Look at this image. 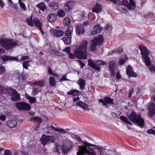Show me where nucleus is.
Segmentation results:
<instances>
[{
	"label": "nucleus",
	"mask_w": 155,
	"mask_h": 155,
	"mask_svg": "<svg viewBox=\"0 0 155 155\" xmlns=\"http://www.w3.org/2000/svg\"><path fill=\"white\" fill-rule=\"evenodd\" d=\"M88 42L86 40H83L80 45L76 46L74 50V54L71 53L68 54L70 59H73L76 57L81 59H87V48Z\"/></svg>",
	"instance_id": "f257e3e1"
},
{
	"label": "nucleus",
	"mask_w": 155,
	"mask_h": 155,
	"mask_svg": "<svg viewBox=\"0 0 155 155\" xmlns=\"http://www.w3.org/2000/svg\"><path fill=\"white\" fill-rule=\"evenodd\" d=\"M127 116L132 121L137 123L139 125L143 126L144 125L143 120L141 118V116L138 114L132 111L130 114H127Z\"/></svg>",
	"instance_id": "f03ea898"
},
{
	"label": "nucleus",
	"mask_w": 155,
	"mask_h": 155,
	"mask_svg": "<svg viewBox=\"0 0 155 155\" xmlns=\"http://www.w3.org/2000/svg\"><path fill=\"white\" fill-rule=\"evenodd\" d=\"M21 44L20 43L13 42L12 40L10 39H0V45L6 50L12 48L20 45Z\"/></svg>",
	"instance_id": "7ed1b4c3"
},
{
	"label": "nucleus",
	"mask_w": 155,
	"mask_h": 155,
	"mask_svg": "<svg viewBox=\"0 0 155 155\" xmlns=\"http://www.w3.org/2000/svg\"><path fill=\"white\" fill-rule=\"evenodd\" d=\"M139 48L141 51V54L142 55L143 61L148 66L151 65V62L149 58L148 54L149 52L146 47L143 45L139 46Z\"/></svg>",
	"instance_id": "20e7f679"
},
{
	"label": "nucleus",
	"mask_w": 155,
	"mask_h": 155,
	"mask_svg": "<svg viewBox=\"0 0 155 155\" xmlns=\"http://www.w3.org/2000/svg\"><path fill=\"white\" fill-rule=\"evenodd\" d=\"M77 155H96L93 149L85 146H79L78 149Z\"/></svg>",
	"instance_id": "39448f33"
},
{
	"label": "nucleus",
	"mask_w": 155,
	"mask_h": 155,
	"mask_svg": "<svg viewBox=\"0 0 155 155\" xmlns=\"http://www.w3.org/2000/svg\"><path fill=\"white\" fill-rule=\"evenodd\" d=\"M104 41L103 37L102 35H99L94 38V40H92L91 43L90 45V49L91 51L95 50L97 45H101Z\"/></svg>",
	"instance_id": "423d86ee"
},
{
	"label": "nucleus",
	"mask_w": 155,
	"mask_h": 155,
	"mask_svg": "<svg viewBox=\"0 0 155 155\" xmlns=\"http://www.w3.org/2000/svg\"><path fill=\"white\" fill-rule=\"evenodd\" d=\"M89 65L92 68L97 71H100V67L97 65L95 63L99 65H104L106 64V63L101 60H94L93 61L92 60L89 59L88 61Z\"/></svg>",
	"instance_id": "0eeeda50"
},
{
	"label": "nucleus",
	"mask_w": 155,
	"mask_h": 155,
	"mask_svg": "<svg viewBox=\"0 0 155 155\" xmlns=\"http://www.w3.org/2000/svg\"><path fill=\"white\" fill-rule=\"evenodd\" d=\"M6 90L7 92L6 93H8V95L11 96V99L12 101H16L20 100V95L15 90L13 89L10 87H7Z\"/></svg>",
	"instance_id": "6e6552de"
},
{
	"label": "nucleus",
	"mask_w": 155,
	"mask_h": 155,
	"mask_svg": "<svg viewBox=\"0 0 155 155\" xmlns=\"http://www.w3.org/2000/svg\"><path fill=\"white\" fill-rule=\"evenodd\" d=\"M42 144L45 146L46 144H49L54 143V138L52 136H46L43 135L40 139Z\"/></svg>",
	"instance_id": "1a4fd4ad"
},
{
	"label": "nucleus",
	"mask_w": 155,
	"mask_h": 155,
	"mask_svg": "<svg viewBox=\"0 0 155 155\" xmlns=\"http://www.w3.org/2000/svg\"><path fill=\"white\" fill-rule=\"evenodd\" d=\"M63 152L64 154L67 153L72 147V143L67 140H64L63 142Z\"/></svg>",
	"instance_id": "9d476101"
},
{
	"label": "nucleus",
	"mask_w": 155,
	"mask_h": 155,
	"mask_svg": "<svg viewBox=\"0 0 155 155\" xmlns=\"http://www.w3.org/2000/svg\"><path fill=\"white\" fill-rule=\"evenodd\" d=\"M15 105L20 110H28L31 108L30 106L28 104L24 102H17Z\"/></svg>",
	"instance_id": "9b49d317"
},
{
	"label": "nucleus",
	"mask_w": 155,
	"mask_h": 155,
	"mask_svg": "<svg viewBox=\"0 0 155 155\" xmlns=\"http://www.w3.org/2000/svg\"><path fill=\"white\" fill-rule=\"evenodd\" d=\"M113 99L109 97H105L103 99H100L98 100L99 102L102 103V105L105 106L107 108L109 106L108 104L111 105L113 104Z\"/></svg>",
	"instance_id": "f8f14e48"
},
{
	"label": "nucleus",
	"mask_w": 155,
	"mask_h": 155,
	"mask_svg": "<svg viewBox=\"0 0 155 155\" xmlns=\"http://www.w3.org/2000/svg\"><path fill=\"white\" fill-rule=\"evenodd\" d=\"M147 109L149 111L148 113V115L150 117H153L155 114V104L152 103H151L148 106Z\"/></svg>",
	"instance_id": "ddd939ff"
},
{
	"label": "nucleus",
	"mask_w": 155,
	"mask_h": 155,
	"mask_svg": "<svg viewBox=\"0 0 155 155\" xmlns=\"http://www.w3.org/2000/svg\"><path fill=\"white\" fill-rule=\"evenodd\" d=\"M75 3L73 1H69L66 3L64 7L63 8L66 12L70 11L74 6Z\"/></svg>",
	"instance_id": "4468645a"
},
{
	"label": "nucleus",
	"mask_w": 155,
	"mask_h": 155,
	"mask_svg": "<svg viewBox=\"0 0 155 155\" xmlns=\"http://www.w3.org/2000/svg\"><path fill=\"white\" fill-rule=\"evenodd\" d=\"M126 73L129 78L131 77H136L137 76V73L134 72L132 68L130 66H129L127 67Z\"/></svg>",
	"instance_id": "2eb2a0df"
},
{
	"label": "nucleus",
	"mask_w": 155,
	"mask_h": 155,
	"mask_svg": "<svg viewBox=\"0 0 155 155\" xmlns=\"http://www.w3.org/2000/svg\"><path fill=\"white\" fill-rule=\"evenodd\" d=\"M115 62L114 61H110L109 62V68L111 73V75L114 76L115 75Z\"/></svg>",
	"instance_id": "dca6fc26"
},
{
	"label": "nucleus",
	"mask_w": 155,
	"mask_h": 155,
	"mask_svg": "<svg viewBox=\"0 0 155 155\" xmlns=\"http://www.w3.org/2000/svg\"><path fill=\"white\" fill-rule=\"evenodd\" d=\"M76 105L78 106H79L81 108H83L84 110L89 111L90 109L89 106L88 104L82 102L81 101L77 102L76 103Z\"/></svg>",
	"instance_id": "f3484780"
},
{
	"label": "nucleus",
	"mask_w": 155,
	"mask_h": 155,
	"mask_svg": "<svg viewBox=\"0 0 155 155\" xmlns=\"http://www.w3.org/2000/svg\"><path fill=\"white\" fill-rule=\"evenodd\" d=\"M36 7L38 9L39 12L40 13H41V11L44 12L47 11V6L44 3L42 2L36 5Z\"/></svg>",
	"instance_id": "a211bd4d"
},
{
	"label": "nucleus",
	"mask_w": 155,
	"mask_h": 155,
	"mask_svg": "<svg viewBox=\"0 0 155 155\" xmlns=\"http://www.w3.org/2000/svg\"><path fill=\"white\" fill-rule=\"evenodd\" d=\"M33 24H34L35 26L38 28V29L41 33L42 35H43L44 34V32L42 29L41 24L39 20L37 18L34 19L33 20Z\"/></svg>",
	"instance_id": "6ab92c4d"
},
{
	"label": "nucleus",
	"mask_w": 155,
	"mask_h": 155,
	"mask_svg": "<svg viewBox=\"0 0 155 155\" xmlns=\"http://www.w3.org/2000/svg\"><path fill=\"white\" fill-rule=\"evenodd\" d=\"M76 31L77 34L82 35L85 32L84 28L82 25H77L76 26Z\"/></svg>",
	"instance_id": "aec40b11"
},
{
	"label": "nucleus",
	"mask_w": 155,
	"mask_h": 155,
	"mask_svg": "<svg viewBox=\"0 0 155 155\" xmlns=\"http://www.w3.org/2000/svg\"><path fill=\"white\" fill-rule=\"evenodd\" d=\"M0 58L1 60H2L3 61H5L10 60V61H18V59L15 57H12L10 56H7L6 55H3Z\"/></svg>",
	"instance_id": "412c9836"
},
{
	"label": "nucleus",
	"mask_w": 155,
	"mask_h": 155,
	"mask_svg": "<svg viewBox=\"0 0 155 155\" xmlns=\"http://www.w3.org/2000/svg\"><path fill=\"white\" fill-rule=\"evenodd\" d=\"M102 6L100 5V4L97 3L92 8V11L93 12L98 13L100 12L102 10Z\"/></svg>",
	"instance_id": "4be33fe9"
},
{
	"label": "nucleus",
	"mask_w": 155,
	"mask_h": 155,
	"mask_svg": "<svg viewBox=\"0 0 155 155\" xmlns=\"http://www.w3.org/2000/svg\"><path fill=\"white\" fill-rule=\"evenodd\" d=\"M101 30V29L99 25H95L93 30L91 31V35H95L97 33H99Z\"/></svg>",
	"instance_id": "5701e85b"
},
{
	"label": "nucleus",
	"mask_w": 155,
	"mask_h": 155,
	"mask_svg": "<svg viewBox=\"0 0 155 155\" xmlns=\"http://www.w3.org/2000/svg\"><path fill=\"white\" fill-rule=\"evenodd\" d=\"M17 122L15 120L8 121L6 122V125L10 128L14 127L17 125Z\"/></svg>",
	"instance_id": "b1692460"
},
{
	"label": "nucleus",
	"mask_w": 155,
	"mask_h": 155,
	"mask_svg": "<svg viewBox=\"0 0 155 155\" xmlns=\"http://www.w3.org/2000/svg\"><path fill=\"white\" fill-rule=\"evenodd\" d=\"M77 83L79 86L81 90L84 89L86 84L85 80L84 79L80 78L78 81Z\"/></svg>",
	"instance_id": "393cba45"
},
{
	"label": "nucleus",
	"mask_w": 155,
	"mask_h": 155,
	"mask_svg": "<svg viewBox=\"0 0 155 155\" xmlns=\"http://www.w3.org/2000/svg\"><path fill=\"white\" fill-rule=\"evenodd\" d=\"M81 93V92L80 91L76 89L71 90L70 91L67 93V95H71L73 96H76L80 95Z\"/></svg>",
	"instance_id": "a878e982"
},
{
	"label": "nucleus",
	"mask_w": 155,
	"mask_h": 155,
	"mask_svg": "<svg viewBox=\"0 0 155 155\" xmlns=\"http://www.w3.org/2000/svg\"><path fill=\"white\" fill-rule=\"evenodd\" d=\"M49 6L53 10H57L59 8V4L56 2L54 1L51 2L49 3Z\"/></svg>",
	"instance_id": "bb28decb"
},
{
	"label": "nucleus",
	"mask_w": 155,
	"mask_h": 155,
	"mask_svg": "<svg viewBox=\"0 0 155 155\" xmlns=\"http://www.w3.org/2000/svg\"><path fill=\"white\" fill-rule=\"evenodd\" d=\"M30 120L38 122V124L37 126L36 127V129H37L39 127L40 124L42 122V119L38 117H32L30 118Z\"/></svg>",
	"instance_id": "cd10ccee"
},
{
	"label": "nucleus",
	"mask_w": 155,
	"mask_h": 155,
	"mask_svg": "<svg viewBox=\"0 0 155 155\" xmlns=\"http://www.w3.org/2000/svg\"><path fill=\"white\" fill-rule=\"evenodd\" d=\"M51 127L53 130L62 134H64L67 132V131L63 128L55 127L52 125L51 126Z\"/></svg>",
	"instance_id": "c85d7f7f"
},
{
	"label": "nucleus",
	"mask_w": 155,
	"mask_h": 155,
	"mask_svg": "<svg viewBox=\"0 0 155 155\" xmlns=\"http://www.w3.org/2000/svg\"><path fill=\"white\" fill-rule=\"evenodd\" d=\"M57 15L55 14H52L49 15L48 17V21L51 22L54 21L57 19Z\"/></svg>",
	"instance_id": "c756f323"
},
{
	"label": "nucleus",
	"mask_w": 155,
	"mask_h": 155,
	"mask_svg": "<svg viewBox=\"0 0 155 155\" xmlns=\"http://www.w3.org/2000/svg\"><path fill=\"white\" fill-rule=\"evenodd\" d=\"M53 32L54 35L57 37H61L64 34V32L60 30H54Z\"/></svg>",
	"instance_id": "7c9ffc66"
},
{
	"label": "nucleus",
	"mask_w": 155,
	"mask_h": 155,
	"mask_svg": "<svg viewBox=\"0 0 155 155\" xmlns=\"http://www.w3.org/2000/svg\"><path fill=\"white\" fill-rule=\"evenodd\" d=\"M127 60V56L124 55L122 56L119 59V61L118 62V64L120 65H122L124 64L126 62V61Z\"/></svg>",
	"instance_id": "2f4dec72"
},
{
	"label": "nucleus",
	"mask_w": 155,
	"mask_h": 155,
	"mask_svg": "<svg viewBox=\"0 0 155 155\" xmlns=\"http://www.w3.org/2000/svg\"><path fill=\"white\" fill-rule=\"evenodd\" d=\"M73 31V28L72 26H69L67 31L65 32V34L67 36H70L71 35Z\"/></svg>",
	"instance_id": "473e14b6"
},
{
	"label": "nucleus",
	"mask_w": 155,
	"mask_h": 155,
	"mask_svg": "<svg viewBox=\"0 0 155 155\" xmlns=\"http://www.w3.org/2000/svg\"><path fill=\"white\" fill-rule=\"evenodd\" d=\"M45 81L42 80L34 82L33 84L35 85H39L41 87H43L45 85Z\"/></svg>",
	"instance_id": "72a5a7b5"
},
{
	"label": "nucleus",
	"mask_w": 155,
	"mask_h": 155,
	"mask_svg": "<svg viewBox=\"0 0 155 155\" xmlns=\"http://www.w3.org/2000/svg\"><path fill=\"white\" fill-rule=\"evenodd\" d=\"M49 83L50 85L53 87L56 85V80L55 78L53 77H50L49 78Z\"/></svg>",
	"instance_id": "f704fd0d"
},
{
	"label": "nucleus",
	"mask_w": 155,
	"mask_h": 155,
	"mask_svg": "<svg viewBox=\"0 0 155 155\" xmlns=\"http://www.w3.org/2000/svg\"><path fill=\"white\" fill-rule=\"evenodd\" d=\"M62 40L65 44L66 45H69L71 43V37H64L62 38Z\"/></svg>",
	"instance_id": "c9c22d12"
},
{
	"label": "nucleus",
	"mask_w": 155,
	"mask_h": 155,
	"mask_svg": "<svg viewBox=\"0 0 155 155\" xmlns=\"http://www.w3.org/2000/svg\"><path fill=\"white\" fill-rule=\"evenodd\" d=\"M120 119L121 120L124 121L125 123L130 125H132L131 123L130 122L127 118L125 117L121 116L120 117Z\"/></svg>",
	"instance_id": "e433bc0d"
},
{
	"label": "nucleus",
	"mask_w": 155,
	"mask_h": 155,
	"mask_svg": "<svg viewBox=\"0 0 155 155\" xmlns=\"http://www.w3.org/2000/svg\"><path fill=\"white\" fill-rule=\"evenodd\" d=\"M61 147L59 145H56V147L53 149V151L54 152L57 153L58 154L60 153Z\"/></svg>",
	"instance_id": "4c0bfd02"
},
{
	"label": "nucleus",
	"mask_w": 155,
	"mask_h": 155,
	"mask_svg": "<svg viewBox=\"0 0 155 155\" xmlns=\"http://www.w3.org/2000/svg\"><path fill=\"white\" fill-rule=\"evenodd\" d=\"M122 4L123 5L127 7L129 10H131L132 9L130 5H129L128 2L127 0L122 1Z\"/></svg>",
	"instance_id": "58836bf2"
},
{
	"label": "nucleus",
	"mask_w": 155,
	"mask_h": 155,
	"mask_svg": "<svg viewBox=\"0 0 155 155\" xmlns=\"http://www.w3.org/2000/svg\"><path fill=\"white\" fill-rule=\"evenodd\" d=\"M30 61H24L22 63V65L24 68L25 69H28V67L30 65Z\"/></svg>",
	"instance_id": "ea45409f"
},
{
	"label": "nucleus",
	"mask_w": 155,
	"mask_h": 155,
	"mask_svg": "<svg viewBox=\"0 0 155 155\" xmlns=\"http://www.w3.org/2000/svg\"><path fill=\"white\" fill-rule=\"evenodd\" d=\"M83 143H84V144L87 146H93L94 147V148L95 149H98V147L99 146H97L95 145H94L91 144L90 143H89L86 141L84 142H83Z\"/></svg>",
	"instance_id": "a19ab883"
},
{
	"label": "nucleus",
	"mask_w": 155,
	"mask_h": 155,
	"mask_svg": "<svg viewBox=\"0 0 155 155\" xmlns=\"http://www.w3.org/2000/svg\"><path fill=\"white\" fill-rule=\"evenodd\" d=\"M26 21L27 24L31 26H33V21H32V18L31 17H29L26 20Z\"/></svg>",
	"instance_id": "79ce46f5"
},
{
	"label": "nucleus",
	"mask_w": 155,
	"mask_h": 155,
	"mask_svg": "<svg viewBox=\"0 0 155 155\" xmlns=\"http://www.w3.org/2000/svg\"><path fill=\"white\" fill-rule=\"evenodd\" d=\"M26 99L29 101L31 104L33 103L36 101L35 98L29 96L26 97Z\"/></svg>",
	"instance_id": "37998d69"
},
{
	"label": "nucleus",
	"mask_w": 155,
	"mask_h": 155,
	"mask_svg": "<svg viewBox=\"0 0 155 155\" xmlns=\"http://www.w3.org/2000/svg\"><path fill=\"white\" fill-rule=\"evenodd\" d=\"M123 51V50L122 48H118L115 49L112 51V54H118L121 53Z\"/></svg>",
	"instance_id": "c03bdc74"
},
{
	"label": "nucleus",
	"mask_w": 155,
	"mask_h": 155,
	"mask_svg": "<svg viewBox=\"0 0 155 155\" xmlns=\"http://www.w3.org/2000/svg\"><path fill=\"white\" fill-rule=\"evenodd\" d=\"M63 23L64 26H67L69 25L70 21L68 18H65L63 21Z\"/></svg>",
	"instance_id": "a18cd8bd"
},
{
	"label": "nucleus",
	"mask_w": 155,
	"mask_h": 155,
	"mask_svg": "<svg viewBox=\"0 0 155 155\" xmlns=\"http://www.w3.org/2000/svg\"><path fill=\"white\" fill-rule=\"evenodd\" d=\"M57 15L59 17H63L65 15V12L62 10H59L57 14Z\"/></svg>",
	"instance_id": "49530a36"
},
{
	"label": "nucleus",
	"mask_w": 155,
	"mask_h": 155,
	"mask_svg": "<svg viewBox=\"0 0 155 155\" xmlns=\"http://www.w3.org/2000/svg\"><path fill=\"white\" fill-rule=\"evenodd\" d=\"M18 3L21 9L25 11L26 10L25 6V5L22 2L21 0H18Z\"/></svg>",
	"instance_id": "de8ad7c7"
},
{
	"label": "nucleus",
	"mask_w": 155,
	"mask_h": 155,
	"mask_svg": "<svg viewBox=\"0 0 155 155\" xmlns=\"http://www.w3.org/2000/svg\"><path fill=\"white\" fill-rule=\"evenodd\" d=\"M39 90L37 88H34L33 89L32 94H33V96H35L38 94Z\"/></svg>",
	"instance_id": "09e8293b"
},
{
	"label": "nucleus",
	"mask_w": 155,
	"mask_h": 155,
	"mask_svg": "<svg viewBox=\"0 0 155 155\" xmlns=\"http://www.w3.org/2000/svg\"><path fill=\"white\" fill-rule=\"evenodd\" d=\"M6 69L5 66H0V75L3 73L5 71Z\"/></svg>",
	"instance_id": "8fccbe9b"
},
{
	"label": "nucleus",
	"mask_w": 155,
	"mask_h": 155,
	"mask_svg": "<svg viewBox=\"0 0 155 155\" xmlns=\"http://www.w3.org/2000/svg\"><path fill=\"white\" fill-rule=\"evenodd\" d=\"M154 16V14L152 12H150L149 13L148 15H145L143 16V17L145 18H151L152 17H153Z\"/></svg>",
	"instance_id": "3c124183"
},
{
	"label": "nucleus",
	"mask_w": 155,
	"mask_h": 155,
	"mask_svg": "<svg viewBox=\"0 0 155 155\" xmlns=\"http://www.w3.org/2000/svg\"><path fill=\"white\" fill-rule=\"evenodd\" d=\"M98 151L100 153L101 155H102L104 153L102 152L104 150V149L102 147L99 146L97 149Z\"/></svg>",
	"instance_id": "603ef678"
},
{
	"label": "nucleus",
	"mask_w": 155,
	"mask_h": 155,
	"mask_svg": "<svg viewBox=\"0 0 155 155\" xmlns=\"http://www.w3.org/2000/svg\"><path fill=\"white\" fill-rule=\"evenodd\" d=\"M146 133L149 134H155V131L152 129H150L148 130L147 131Z\"/></svg>",
	"instance_id": "864d4df0"
},
{
	"label": "nucleus",
	"mask_w": 155,
	"mask_h": 155,
	"mask_svg": "<svg viewBox=\"0 0 155 155\" xmlns=\"http://www.w3.org/2000/svg\"><path fill=\"white\" fill-rule=\"evenodd\" d=\"M7 88H5L3 87L0 85V94H2L5 93V91L6 90V91Z\"/></svg>",
	"instance_id": "5fc2aeb1"
},
{
	"label": "nucleus",
	"mask_w": 155,
	"mask_h": 155,
	"mask_svg": "<svg viewBox=\"0 0 155 155\" xmlns=\"http://www.w3.org/2000/svg\"><path fill=\"white\" fill-rule=\"evenodd\" d=\"M66 75L63 76V77L59 80V82H61L63 81H68L69 80L66 78Z\"/></svg>",
	"instance_id": "6e6d98bb"
},
{
	"label": "nucleus",
	"mask_w": 155,
	"mask_h": 155,
	"mask_svg": "<svg viewBox=\"0 0 155 155\" xmlns=\"http://www.w3.org/2000/svg\"><path fill=\"white\" fill-rule=\"evenodd\" d=\"M4 155H12L11 151L8 150H5L4 152Z\"/></svg>",
	"instance_id": "4d7b16f0"
},
{
	"label": "nucleus",
	"mask_w": 155,
	"mask_h": 155,
	"mask_svg": "<svg viewBox=\"0 0 155 155\" xmlns=\"http://www.w3.org/2000/svg\"><path fill=\"white\" fill-rule=\"evenodd\" d=\"M77 61L78 62L79 64L81 66V68H82L83 67L85 66V64L84 63L80 60H77Z\"/></svg>",
	"instance_id": "13d9d810"
},
{
	"label": "nucleus",
	"mask_w": 155,
	"mask_h": 155,
	"mask_svg": "<svg viewBox=\"0 0 155 155\" xmlns=\"http://www.w3.org/2000/svg\"><path fill=\"white\" fill-rule=\"evenodd\" d=\"M130 4L129 5H130V6L131 7V6H133V7H135V2L134 0H129Z\"/></svg>",
	"instance_id": "bf43d9fd"
},
{
	"label": "nucleus",
	"mask_w": 155,
	"mask_h": 155,
	"mask_svg": "<svg viewBox=\"0 0 155 155\" xmlns=\"http://www.w3.org/2000/svg\"><path fill=\"white\" fill-rule=\"evenodd\" d=\"M149 69L151 72H155V67L153 65H151Z\"/></svg>",
	"instance_id": "052dcab7"
},
{
	"label": "nucleus",
	"mask_w": 155,
	"mask_h": 155,
	"mask_svg": "<svg viewBox=\"0 0 155 155\" xmlns=\"http://www.w3.org/2000/svg\"><path fill=\"white\" fill-rule=\"evenodd\" d=\"M63 51L66 52L68 54L70 52V49L68 47L63 50Z\"/></svg>",
	"instance_id": "680f3d73"
},
{
	"label": "nucleus",
	"mask_w": 155,
	"mask_h": 155,
	"mask_svg": "<svg viewBox=\"0 0 155 155\" xmlns=\"http://www.w3.org/2000/svg\"><path fill=\"white\" fill-rule=\"evenodd\" d=\"M79 17L78 18V20H81L82 19H83L84 18V14L83 13H81V14L79 15Z\"/></svg>",
	"instance_id": "e2e57ef3"
},
{
	"label": "nucleus",
	"mask_w": 155,
	"mask_h": 155,
	"mask_svg": "<svg viewBox=\"0 0 155 155\" xmlns=\"http://www.w3.org/2000/svg\"><path fill=\"white\" fill-rule=\"evenodd\" d=\"M5 5V3L2 0H0V7L2 8Z\"/></svg>",
	"instance_id": "0e129e2a"
},
{
	"label": "nucleus",
	"mask_w": 155,
	"mask_h": 155,
	"mask_svg": "<svg viewBox=\"0 0 155 155\" xmlns=\"http://www.w3.org/2000/svg\"><path fill=\"white\" fill-rule=\"evenodd\" d=\"M29 58V57L28 56H21L20 58L21 60V61H23L27 60Z\"/></svg>",
	"instance_id": "69168bd1"
},
{
	"label": "nucleus",
	"mask_w": 155,
	"mask_h": 155,
	"mask_svg": "<svg viewBox=\"0 0 155 155\" xmlns=\"http://www.w3.org/2000/svg\"><path fill=\"white\" fill-rule=\"evenodd\" d=\"M6 119L5 116L4 115H1L0 116V120L2 121H4Z\"/></svg>",
	"instance_id": "338daca9"
},
{
	"label": "nucleus",
	"mask_w": 155,
	"mask_h": 155,
	"mask_svg": "<svg viewBox=\"0 0 155 155\" xmlns=\"http://www.w3.org/2000/svg\"><path fill=\"white\" fill-rule=\"evenodd\" d=\"M74 138L79 142H81V138L78 136L76 135H74Z\"/></svg>",
	"instance_id": "774afa93"
}]
</instances>
